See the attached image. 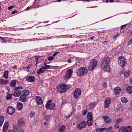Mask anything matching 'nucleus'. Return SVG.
Segmentation results:
<instances>
[{
  "instance_id": "nucleus-1",
  "label": "nucleus",
  "mask_w": 132,
  "mask_h": 132,
  "mask_svg": "<svg viewBox=\"0 0 132 132\" xmlns=\"http://www.w3.org/2000/svg\"><path fill=\"white\" fill-rule=\"evenodd\" d=\"M69 87L68 85L64 84H60L57 86V91L63 93L66 91Z\"/></svg>"
},
{
  "instance_id": "nucleus-2",
  "label": "nucleus",
  "mask_w": 132,
  "mask_h": 132,
  "mask_svg": "<svg viewBox=\"0 0 132 132\" xmlns=\"http://www.w3.org/2000/svg\"><path fill=\"white\" fill-rule=\"evenodd\" d=\"M87 69L84 67H80L79 70H76L77 74L79 76H84L87 73Z\"/></svg>"
},
{
  "instance_id": "nucleus-3",
  "label": "nucleus",
  "mask_w": 132,
  "mask_h": 132,
  "mask_svg": "<svg viewBox=\"0 0 132 132\" xmlns=\"http://www.w3.org/2000/svg\"><path fill=\"white\" fill-rule=\"evenodd\" d=\"M88 67L89 71H92L96 67L97 64V61L96 59H93L91 61Z\"/></svg>"
},
{
  "instance_id": "nucleus-4",
  "label": "nucleus",
  "mask_w": 132,
  "mask_h": 132,
  "mask_svg": "<svg viewBox=\"0 0 132 132\" xmlns=\"http://www.w3.org/2000/svg\"><path fill=\"white\" fill-rule=\"evenodd\" d=\"M93 119L92 112H89L87 115V123L88 126H90L92 125L93 123Z\"/></svg>"
},
{
  "instance_id": "nucleus-5",
  "label": "nucleus",
  "mask_w": 132,
  "mask_h": 132,
  "mask_svg": "<svg viewBox=\"0 0 132 132\" xmlns=\"http://www.w3.org/2000/svg\"><path fill=\"white\" fill-rule=\"evenodd\" d=\"M110 61V58L109 57L105 58L101 63L100 67L103 68L105 66L108 65Z\"/></svg>"
},
{
  "instance_id": "nucleus-6",
  "label": "nucleus",
  "mask_w": 132,
  "mask_h": 132,
  "mask_svg": "<svg viewBox=\"0 0 132 132\" xmlns=\"http://www.w3.org/2000/svg\"><path fill=\"white\" fill-rule=\"evenodd\" d=\"M132 131V127L131 126L122 127L118 130L119 132H131Z\"/></svg>"
},
{
  "instance_id": "nucleus-7",
  "label": "nucleus",
  "mask_w": 132,
  "mask_h": 132,
  "mask_svg": "<svg viewBox=\"0 0 132 132\" xmlns=\"http://www.w3.org/2000/svg\"><path fill=\"white\" fill-rule=\"evenodd\" d=\"M81 90L78 88L75 89L73 93L74 98L75 99H77L81 95Z\"/></svg>"
},
{
  "instance_id": "nucleus-8",
  "label": "nucleus",
  "mask_w": 132,
  "mask_h": 132,
  "mask_svg": "<svg viewBox=\"0 0 132 132\" xmlns=\"http://www.w3.org/2000/svg\"><path fill=\"white\" fill-rule=\"evenodd\" d=\"M118 64L123 68L126 64V61L121 56L119 57L118 60Z\"/></svg>"
},
{
  "instance_id": "nucleus-9",
  "label": "nucleus",
  "mask_w": 132,
  "mask_h": 132,
  "mask_svg": "<svg viewBox=\"0 0 132 132\" xmlns=\"http://www.w3.org/2000/svg\"><path fill=\"white\" fill-rule=\"evenodd\" d=\"M73 71L71 69H69L67 71L64 75V78L65 79H69L72 74Z\"/></svg>"
},
{
  "instance_id": "nucleus-10",
  "label": "nucleus",
  "mask_w": 132,
  "mask_h": 132,
  "mask_svg": "<svg viewBox=\"0 0 132 132\" xmlns=\"http://www.w3.org/2000/svg\"><path fill=\"white\" fill-rule=\"evenodd\" d=\"M86 121H81L77 125V127L79 129L81 130L83 128L86 127Z\"/></svg>"
},
{
  "instance_id": "nucleus-11",
  "label": "nucleus",
  "mask_w": 132,
  "mask_h": 132,
  "mask_svg": "<svg viewBox=\"0 0 132 132\" xmlns=\"http://www.w3.org/2000/svg\"><path fill=\"white\" fill-rule=\"evenodd\" d=\"M15 109L14 108L11 106H9L7 109V112L10 115H12L14 112Z\"/></svg>"
},
{
  "instance_id": "nucleus-12",
  "label": "nucleus",
  "mask_w": 132,
  "mask_h": 132,
  "mask_svg": "<svg viewBox=\"0 0 132 132\" xmlns=\"http://www.w3.org/2000/svg\"><path fill=\"white\" fill-rule=\"evenodd\" d=\"M111 102V100H110V98H106L105 101V107L106 108H108L109 107V106Z\"/></svg>"
},
{
  "instance_id": "nucleus-13",
  "label": "nucleus",
  "mask_w": 132,
  "mask_h": 132,
  "mask_svg": "<svg viewBox=\"0 0 132 132\" xmlns=\"http://www.w3.org/2000/svg\"><path fill=\"white\" fill-rule=\"evenodd\" d=\"M27 96L28 94L25 95L23 93L20 97V100L22 102H25L26 100Z\"/></svg>"
},
{
  "instance_id": "nucleus-14",
  "label": "nucleus",
  "mask_w": 132,
  "mask_h": 132,
  "mask_svg": "<svg viewBox=\"0 0 132 132\" xmlns=\"http://www.w3.org/2000/svg\"><path fill=\"white\" fill-rule=\"evenodd\" d=\"M35 78L33 76H30L26 78V80L29 82H33L35 80Z\"/></svg>"
},
{
  "instance_id": "nucleus-15",
  "label": "nucleus",
  "mask_w": 132,
  "mask_h": 132,
  "mask_svg": "<svg viewBox=\"0 0 132 132\" xmlns=\"http://www.w3.org/2000/svg\"><path fill=\"white\" fill-rule=\"evenodd\" d=\"M36 100L37 103L38 105L42 104L43 102L42 98L40 96H36Z\"/></svg>"
},
{
  "instance_id": "nucleus-16",
  "label": "nucleus",
  "mask_w": 132,
  "mask_h": 132,
  "mask_svg": "<svg viewBox=\"0 0 132 132\" xmlns=\"http://www.w3.org/2000/svg\"><path fill=\"white\" fill-rule=\"evenodd\" d=\"M103 118L105 122L106 123H109L111 121V119L106 116H103Z\"/></svg>"
},
{
  "instance_id": "nucleus-17",
  "label": "nucleus",
  "mask_w": 132,
  "mask_h": 132,
  "mask_svg": "<svg viewBox=\"0 0 132 132\" xmlns=\"http://www.w3.org/2000/svg\"><path fill=\"white\" fill-rule=\"evenodd\" d=\"M19 127L18 126V125L15 126V127L13 126V130H12L13 131V132H19ZM21 131L22 132H24L23 130H21V131Z\"/></svg>"
},
{
  "instance_id": "nucleus-18",
  "label": "nucleus",
  "mask_w": 132,
  "mask_h": 132,
  "mask_svg": "<svg viewBox=\"0 0 132 132\" xmlns=\"http://www.w3.org/2000/svg\"><path fill=\"white\" fill-rule=\"evenodd\" d=\"M14 93L13 94V95L15 97H19L21 94V92L20 90H18V91L14 92Z\"/></svg>"
},
{
  "instance_id": "nucleus-19",
  "label": "nucleus",
  "mask_w": 132,
  "mask_h": 132,
  "mask_svg": "<svg viewBox=\"0 0 132 132\" xmlns=\"http://www.w3.org/2000/svg\"><path fill=\"white\" fill-rule=\"evenodd\" d=\"M24 123V122L23 119L20 118L18 121V127L20 128L23 125Z\"/></svg>"
},
{
  "instance_id": "nucleus-20",
  "label": "nucleus",
  "mask_w": 132,
  "mask_h": 132,
  "mask_svg": "<svg viewBox=\"0 0 132 132\" xmlns=\"http://www.w3.org/2000/svg\"><path fill=\"white\" fill-rule=\"evenodd\" d=\"M55 104L53 103H51L50 105H49L48 108H49L48 109H46L51 110H54L55 109Z\"/></svg>"
},
{
  "instance_id": "nucleus-21",
  "label": "nucleus",
  "mask_w": 132,
  "mask_h": 132,
  "mask_svg": "<svg viewBox=\"0 0 132 132\" xmlns=\"http://www.w3.org/2000/svg\"><path fill=\"white\" fill-rule=\"evenodd\" d=\"M121 89L119 87H115L114 89V91L116 95H118L119 94L120 92Z\"/></svg>"
},
{
  "instance_id": "nucleus-22",
  "label": "nucleus",
  "mask_w": 132,
  "mask_h": 132,
  "mask_svg": "<svg viewBox=\"0 0 132 132\" xmlns=\"http://www.w3.org/2000/svg\"><path fill=\"white\" fill-rule=\"evenodd\" d=\"M23 107V105L20 102H19L18 103L17 106V109L18 110H21Z\"/></svg>"
},
{
  "instance_id": "nucleus-23",
  "label": "nucleus",
  "mask_w": 132,
  "mask_h": 132,
  "mask_svg": "<svg viewBox=\"0 0 132 132\" xmlns=\"http://www.w3.org/2000/svg\"><path fill=\"white\" fill-rule=\"evenodd\" d=\"M8 81L7 80L4 79H0V84L5 85L8 83Z\"/></svg>"
},
{
  "instance_id": "nucleus-24",
  "label": "nucleus",
  "mask_w": 132,
  "mask_h": 132,
  "mask_svg": "<svg viewBox=\"0 0 132 132\" xmlns=\"http://www.w3.org/2000/svg\"><path fill=\"white\" fill-rule=\"evenodd\" d=\"M95 104L96 103L95 102L90 103L89 104V109H91L94 108L96 106Z\"/></svg>"
},
{
  "instance_id": "nucleus-25",
  "label": "nucleus",
  "mask_w": 132,
  "mask_h": 132,
  "mask_svg": "<svg viewBox=\"0 0 132 132\" xmlns=\"http://www.w3.org/2000/svg\"><path fill=\"white\" fill-rule=\"evenodd\" d=\"M45 68H44V67H42L39 69L38 71H37V74L43 73L45 70Z\"/></svg>"
},
{
  "instance_id": "nucleus-26",
  "label": "nucleus",
  "mask_w": 132,
  "mask_h": 132,
  "mask_svg": "<svg viewBox=\"0 0 132 132\" xmlns=\"http://www.w3.org/2000/svg\"><path fill=\"white\" fill-rule=\"evenodd\" d=\"M3 76L5 79H7L8 77V71L6 70L4 71Z\"/></svg>"
},
{
  "instance_id": "nucleus-27",
  "label": "nucleus",
  "mask_w": 132,
  "mask_h": 132,
  "mask_svg": "<svg viewBox=\"0 0 132 132\" xmlns=\"http://www.w3.org/2000/svg\"><path fill=\"white\" fill-rule=\"evenodd\" d=\"M52 102V100L51 99H50L49 100H48L46 104L45 105V107L46 109H48L49 108H48V105H50V104Z\"/></svg>"
},
{
  "instance_id": "nucleus-28",
  "label": "nucleus",
  "mask_w": 132,
  "mask_h": 132,
  "mask_svg": "<svg viewBox=\"0 0 132 132\" xmlns=\"http://www.w3.org/2000/svg\"><path fill=\"white\" fill-rule=\"evenodd\" d=\"M65 126L64 125H62L60 128V132H63L65 130Z\"/></svg>"
},
{
  "instance_id": "nucleus-29",
  "label": "nucleus",
  "mask_w": 132,
  "mask_h": 132,
  "mask_svg": "<svg viewBox=\"0 0 132 132\" xmlns=\"http://www.w3.org/2000/svg\"><path fill=\"white\" fill-rule=\"evenodd\" d=\"M127 89L129 92V94H131L132 93V86H129L127 87Z\"/></svg>"
},
{
  "instance_id": "nucleus-30",
  "label": "nucleus",
  "mask_w": 132,
  "mask_h": 132,
  "mask_svg": "<svg viewBox=\"0 0 132 132\" xmlns=\"http://www.w3.org/2000/svg\"><path fill=\"white\" fill-rule=\"evenodd\" d=\"M16 81L15 80L12 81L11 82V86L12 87H14L15 86V85L16 84Z\"/></svg>"
},
{
  "instance_id": "nucleus-31",
  "label": "nucleus",
  "mask_w": 132,
  "mask_h": 132,
  "mask_svg": "<svg viewBox=\"0 0 132 132\" xmlns=\"http://www.w3.org/2000/svg\"><path fill=\"white\" fill-rule=\"evenodd\" d=\"M12 95L10 94H8L6 97V99L7 100H9L11 99L12 98Z\"/></svg>"
},
{
  "instance_id": "nucleus-32",
  "label": "nucleus",
  "mask_w": 132,
  "mask_h": 132,
  "mask_svg": "<svg viewBox=\"0 0 132 132\" xmlns=\"http://www.w3.org/2000/svg\"><path fill=\"white\" fill-rule=\"evenodd\" d=\"M130 72L129 71H126L124 73V75L125 77H128L129 75Z\"/></svg>"
},
{
  "instance_id": "nucleus-33",
  "label": "nucleus",
  "mask_w": 132,
  "mask_h": 132,
  "mask_svg": "<svg viewBox=\"0 0 132 132\" xmlns=\"http://www.w3.org/2000/svg\"><path fill=\"white\" fill-rule=\"evenodd\" d=\"M121 100L123 103H126L128 101L127 98L124 97L121 98Z\"/></svg>"
},
{
  "instance_id": "nucleus-34",
  "label": "nucleus",
  "mask_w": 132,
  "mask_h": 132,
  "mask_svg": "<svg viewBox=\"0 0 132 132\" xmlns=\"http://www.w3.org/2000/svg\"><path fill=\"white\" fill-rule=\"evenodd\" d=\"M103 68H104L103 70L105 71H108V70H109V68L108 65L105 66Z\"/></svg>"
},
{
  "instance_id": "nucleus-35",
  "label": "nucleus",
  "mask_w": 132,
  "mask_h": 132,
  "mask_svg": "<svg viewBox=\"0 0 132 132\" xmlns=\"http://www.w3.org/2000/svg\"><path fill=\"white\" fill-rule=\"evenodd\" d=\"M4 117L3 115H1L0 116V121H3L4 122Z\"/></svg>"
},
{
  "instance_id": "nucleus-36",
  "label": "nucleus",
  "mask_w": 132,
  "mask_h": 132,
  "mask_svg": "<svg viewBox=\"0 0 132 132\" xmlns=\"http://www.w3.org/2000/svg\"><path fill=\"white\" fill-rule=\"evenodd\" d=\"M8 127H3V132H6L8 129Z\"/></svg>"
},
{
  "instance_id": "nucleus-37",
  "label": "nucleus",
  "mask_w": 132,
  "mask_h": 132,
  "mask_svg": "<svg viewBox=\"0 0 132 132\" xmlns=\"http://www.w3.org/2000/svg\"><path fill=\"white\" fill-rule=\"evenodd\" d=\"M122 120V119L121 118H119L116 121V122L117 124H118L119 122H120Z\"/></svg>"
},
{
  "instance_id": "nucleus-38",
  "label": "nucleus",
  "mask_w": 132,
  "mask_h": 132,
  "mask_svg": "<svg viewBox=\"0 0 132 132\" xmlns=\"http://www.w3.org/2000/svg\"><path fill=\"white\" fill-rule=\"evenodd\" d=\"M54 58L53 57L51 56L48 57L47 58V59L49 61H52L54 59Z\"/></svg>"
},
{
  "instance_id": "nucleus-39",
  "label": "nucleus",
  "mask_w": 132,
  "mask_h": 132,
  "mask_svg": "<svg viewBox=\"0 0 132 132\" xmlns=\"http://www.w3.org/2000/svg\"><path fill=\"white\" fill-rule=\"evenodd\" d=\"M35 113L34 112L32 111L30 112L29 114L31 116V117H32L33 116L35 115Z\"/></svg>"
},
{
  "instance_id": "nucleus-40",
  "label": "nucleus",
  "mask_w": 132,
  "mask_h": 132,
  "mask_svg": "<svg viewBox=\"0 0 132 132\" xmlns=\"http://www.w3.org/2000/svg\"><path fill=\"white\" fill-rule=\"evenodd\" d=\"M9 126V123L8 122H5L4 125L3 127H8Z\"/></svg>"
},
{
  "instance_id": "nucleus-41",
  "label": "nucleus",
  "mask_w": 132,
  "mask_h": 132,
  "mask_svg": "<svg viewBox=\"0 0 132 132\" xmlns=\"http://www.w3.org/2000/svg\"><path fill=\"white\" fill-rule=\"evenodd\" d=\"M25 95H27L28 96L29 94V91L28 90H27L25 91V92H24V93H23Z\"/></svg>"
},
{
  "instance_id": "nucleus-42",
  "label": "nucleus",
  "mask_w": 132,
  "mask_h": 132,
  "mask_svg": "<svg viewBox=\"0 0 132 132\" xmlns=\"http://www.w3.org/2000/svg\"><path fill=\"white\" fill-rule=\"evenodd\" d=\"M112 126H110L108 128L106 129V131H109L110 130L112 129Z\"/></svg>"
},
{
  "instance_id": "nucleus-43",
  "label": "nucleus",
  "mask_w": 132,
  "mask_h": 132,
  "mask_svg": "<svg viewBox=\"0 0 132 132\" xmlns=\"http://www.w3.org/2000/svg\"><path fill=\"white\" fill-rule=\"evenodd\" d=\"M35 61L36 62V64H37L38 63V60L39 59L38 58L37 56H35Z\"/></svg>"
},
{
  "instance_id": "nucleus-44",
  "label": "nucleus",
  "mask_w": 132,
  "mask_h": 132,
  "mask_svg": "<svg viewBox=\"0 0 132 132\" xmlns=\"http://www.w3.org/2000/svg\"><path fill=\"white\" fill-rule=\"evenodd\" d=\"M101 132H103L106 129V128H99Z\"/></svg>"
},
{
  "instance_id": "nucleus-45",
  "label": "nucleus",
  "mask_w": 132,
  "mask_h": 132,
  "mask_svg": "<svg viewBox=\"0 0 132 132\" xmlns=\"http://www.w3.org/2000/svg\"><path fill=\"white\" fill-rule=\"evenodd\" d=\"M0 38H1L2 39L1 41L3 43H5L6 42L5 40L3 39L2 37H0Z\"/></svg>"
},
{
  "instance_id": "nucleus-46",
  "label": "nucleus",
  "mask_w": 132,
  "mask_h": 132,
  "mask_svg": "<svg viewBox=\"0 0 132 132\" xmlns=\"http://www.w3.org/2000/svg\"><path fill=\"white\" fill-rule=\"evenodd\" d=\"M132 43V39H130L129 42L128 43V45H130V44H131Z\"/></svg>"
},
{
  "instance_id": "nucleus-47",
  "label": "nucleus",
  "mask_w": 132,
  "mask_h": 132,
  "mask_svg": "<svg viewBox=\"0 0 132 132\" xmlns=\"http://www.w3.org/2000/svg\"><path fill=\"white\" fill-rule=\"evenodd\" d=\"M52 67L51 66L47 65L46 67H44V68H45V69H47L49 68L50 67Z\"/></svg>"
},
{
  "instance_id": "nucleus-48",
  "label": "nucleus",
  "mask_w": 132,
  "mask_h": 132,
  "mask_svg": "<svg viewBox=\"0 0 132 132\" xmlns=\"http://www.w3.org/2000/svg\"><path fill=\"white\" fill-rule=\"evenodd\" d=\"M58 53V52H56L53 54V56H55Z\"/></svg>"
},
{
  "instance_id": "nucleus-49",
  "label": "nucleus",
  "mask_w": 132,
  "mask_h": 132,
  "mask_svg": "<svg viewBox=\"0 0 132 132\" xmlns=\"http://www.w3.org/2000/svg\"><path fill=\"white\" fill-rule=\"evenodd\" d=\"M127 26V24H124L121 27V30H122L126 26Z\"/></svg>"
},
{
  "instance_id": "nucleus-50",
  "label": "nucleus",
  "mask_w": 132,
  "mask_h": 132,
  "mask_svg": "<svg viewBox=\"0 0 132 132\" xmlns=\"http://www.w3.org/2000/svg\"><path fill=\"white\" fill-rule=\"evenodd\" d=\"M14 7V6H12L9 7L8 8V9L9 10H11L12 8H13V7Z\"/></svg>"
},
{
  "instance_id": "nucleus-51",
  "label": "nucleus",
  "mask_w": 132,
  "mask_h": 132,
  "mask_svg": "<svg viewBox=\"0 0 132 132\" xmlns=\"http://www.w3.org/2000/svg\"><path fill=\"white\" fill-rule=\"evenodd\" d=\"M103 86L104 87H106L107 86L106 83L105 82H104L103 84Z\"/></svg>"
},
{
  "instance_id": "nucleus-52",
  "label": "nucleus",
  "mask_w": 132,
  "mask_h": 132,
  "mask_svg": "<svg viewBox=\"0 0 132 132\" xmlns=\"http://www.w3.org/2000/svg\"><path fill=\"white\" fill-rule=\"evenodd\" d=\"M87 112V111L86 110H84L83 112V114L84 115Z\"/></svg>"
},
{
  "instance_id": "nucleus-53",
  "label": "nucleus",
  "mask_w": 132,
  "mask_h": 132,
  "mask_svg": "<svg viewBox=\"0 0 132 132\" xmlns=\"http://www.w3.org/2000/svg\"><path fill=\"white\" fill-rule=\"evenodd\" d=\"M17 12V11L16 10H14L11 13L12 14H13L15 13H16Z\"/></svg>"
},
{
  "instance_id": "nucleus-54",
  "label": "nucleus",
  "mask_w": 132,
  "mask_h": 132,
  "mask_svg": "<svg viewBox=\"0 0 132 132\" xmlns=\"http://www.w3.org/2000/svg\"><path fill=\"white\" fill-rule=\"evenodd\" d=\"M72 113V112H71V113L68 114V116H65V117H66L67 118H69V117L71 116V114Z\"/></svg>"
},
{
  "instance_id": "nucleus-55",
  "label": "nucleus",
  "mask_w": 132,
  "mask_h": 132,
  "mask_svg": "<svg viewBox=\"0 0 132 132\" xmlns=\"http://www.w3.org/2000/svg\"><path fill=\"white\" fill-rule=\"evenodd\" d=\"M3 122H3V121H0V127L2 126Z\"/></svg>"
},
{
  "instance_id": "nucleus-56",
  "label": "nucleus",
  "mask_w": 132,
  "mask_h": 132,
  "mask_svg": "<svg viewBox=\"0 0 132 132\" xmlns=\"http://www.w3.org/2000/svg\"><path fill=\"white\" fill-rule=\"evenodd\" d=\"M17 65L14 66L12 67V68L14 69H16L17 68Z\"/></svg>"
},
{
  "instance_id": "nucleus-57",
  "label": "nucleus",
  "mask_w": 132,
  "mask_h": 132,
  "mask_svg": "<svg viewBox=\"0 0 132 132\" xmlns=\"http://www.w3.org/2000/svg\"><path fill=\"white\" fill-rule=\"evenodd\" d=\"M100 130L99 128H97L96 130V132H100Z\"/></svg>"
},
{
  "instance_id": "nucleus-58",
  "label": "nucleus",
  "mask_w": 132,
  "mask_h": 132,
  "mask_svg": "<svg viewBox=\"0 0 132 132\" xmlns=\"http://www.w3.org/2000/svg\"><path fill=\"white\" fill-rule=\"evenodd\" d=\"M118 35H119V34H116L114 36H113V38H115L116 37L118 36Z\"/></svg>"
},
{
  "instance_id": "nucleus-59",
  "label": "nucleus",
  "mask_w": 132,
  "mask_h": 132,
  "mask_svg": "<svg viewBox=\"0 0 132 132\" xmlns=\"http://www.w3.org/2000/svg\"><path fill=\"white\" fill-rule=\"evenodd\" d=\"M18 88V89H22L23 87L22 86H20V87H17Z\"/></svg>"
},
{
  "instance_id": "nucleus-60",
  "label": "nucleus",
  "mask_w": 132,
  "mask_h": 132,
  "mask_svg": "<svg viewBox=\"0 0 132 132\" xmlns=\"http://www.w3.org/2000/svg\"><path fill=\"white\" fill-rule=\"evenodd\" d=\"M30 68V67L29 65L26 67V68L27 69H29Z\"/></svg>"
},
{
  "instance_id": "nucleus-61",
  "label": "nucleus",
  "mask_w": 132,
  "mask_h": 132,
  "mask_svg": "<svg viewBox=\"0 0 132 132\" xmlns=\"http://www.w3.org/2000/svg\"><path fill=\"white\" fill-rule=\"evenodd\" d=\"M71 59H69V60L68 61H67L69 63H71Z\"/></svg>"
},
{
  "instance_id": "nucleus-62",
  "label": "nucleus",
  "mask_w": 132,
  "mask_h": 132,
  "mask_svg": "<svg viewBox=\"0 0 132 132\" xmlns=\"http://www.w3.org/2000/svg\"><path fill=\"white\" fill-rule=\"evenodd\" d=\"M30 9V7H27L26 9V10H28Z\"/></svg>"
},
{
  "instance_id": "nucleus-63",
  "label": "nucleus",
  "mask_w": 132,
  "mask_h": 132,
  "mask_svg": "<svg viewBox=\"0 0 132 132\" xmlns=\"http://www.w3.org/2000/svg\"><path fill=\"white\" fill-rule=\"evenodd\" d=\"M115 128H119V127L118 126H117V125H116L115 126Z\"/></svg>"
},
{
  "instance_id": "nucleus-64",
  "label": "nucleus",
  "mask_w": 132,
  "mask_h": 132,
  "mask_svg": "<svg viewBox=\"0 0 132 132\" xmlns=\"http://www.w3.org/2000/svg\"><path fill=\"white\" fill-rule=\"evenodd\" d=\"M7 132H13L11 129L9 130Z\"/></svg>"
}]
</instances>
